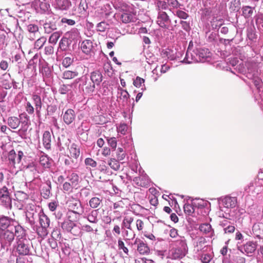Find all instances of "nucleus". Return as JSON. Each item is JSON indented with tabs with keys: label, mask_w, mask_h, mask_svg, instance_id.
<instances>
[{
	"label": "nucleus",
	"mask_w": 263,
	"mask_h": 263,
	"mask_svg": "<svg viewBox=\"0 0 263 263\" xmlns=\"http://www.w3.org/2000/svg\"><path fill=\"white\" fill-rule=\"evenodd\" d=\"M157 24L160 27L163 28H168L171 24V20L165 11L158 12Z\"/></svg>",
	"instance_id": "5"
},
{
	"label": "nucleus",
	"mask_w": 263,
	"mask_h": 263,
	"mask_svg": "<svg viewBox=\"0 0 263 263\" xmlns=\"http://www.w3.org/2000/svg\"><path fill=\"white\" fill-rule=\"evenodd\" d=\"M98 216V210H92L88 214H85L83 216V218L87 219V220L90 223L96 224L99 222V220Z\"/></svg>",
	"instance_id": "18"
},
{
	"label": "nucleus",
	"mask_w": 263,
	"mask_h": 263,
	"mask_svg": "<svg viewBox=\"0 0 263 263\" xmlns=\"http://www.w3.org/2000/svg\"><path fill=\"white\" fill-rule=\"evenodd\" d=\"M157 10L158 12L159 11H164L168 9V5L167 2L158 1L156 3Z\"/></svg>",
	"instance_id": "50"
},
{
	"label": "nucleus",
	"mask_w": 263,
	"mask_h": 263,
	"mask_svg": "<svg viewBox=\"0 0 263 263\" xmlns=\"http://www.w3.org/2000/svg\"><path fill=\"white\" fill-rule=\"evenodd\" d=\"M255 19L258 29L263 31V13H259L256 15Z\"/></svg>",
	"instance_id": "46"
},
{
	"label": "nucleus",
	"mask_w": 263,
	"mask_h": 263,
	"mask_svg": "<svg viewBox=\"0 0 263 263\" xmlns=\"http://www.w3.org/2000/svg\"><path fill=\"white\" fill-rule=\"evenodd\" d=\"M222 204L227 208H235L237 203V198L235 197L226 196L221 199Z\"/></svg>",
	"instance_id": "17"
},
{
	"label": "nucleus",
	"mask_w": 263,
	"mask_h": 263,
	"mask_svg": "<svg viewBox=\"0 0 263 263\" xmlns=\"http://www.w3.org/2000/svg\"><path fill=\"white\" fill-rule=\"evenodd\" d=\"M195 54L196 55L197 62H204L210 58L211 54L208 49L198 48L195 50Z\"/></svg>",
	"instance_id": "11"
},
{
	"label": "nucleus",
	"mask_w": 263,
	"mask_h": 263,
	"mask_svg": "<svg viewBox=\"0 0 263 263\" xmlns=\"http://www.w3.org/2000/svg\"><path fill=\"white\" fill-rule=\"evenodd\" d=\"M143 172V171L142 172L141 170H139V173L140 176L135 177L133 181L139 186L147 187L149 185L150 180L146 174H142Z\"/></svg>",
	"instance_id": "8"
},
{
	"label": "nucleus",
	"mask_w": 263,
	"mask_h": 263,
	"mask_svg": "<svg viewBox=\"0 0 263 263\" xmlns=\"http://www.w3.org/2000/svg\"><path fill=\"white\" fill-rule=\"evenodd\" d=\"M61 227L64 230L70 232L74 236H78L79 234V231L75 230V228H77V224L71 220H65L62 223Z\"/></svg>",
	"instance_id": "12"
},
{
	"label": "nucleus",
	"mask_w": 263,
	"mask_h": 263,
	"mask_svg": "<svg viewBox=\"0 0 263 263\" xmlns=\"http://www.w3.org/2000/svg\"><path fill=\"white\" fill-rule=\"evenodd\" d=\"M67 178L68 181L72 185L76 187H78L79 183V177L76 173H71L67 176Z\"/></svg>",
	"instance_id": "36"
},
{
	"label": "nucleus",
	"mask_w": 263,
	"mask_h": 263,
	"mask_svg": "<svg viewBox=\"0 0 263 263\" xmlns=\"http://www.w3.org/2000/svg\"><path fill=\"white\" fill-rule=\"evenodd\" d=\"M24 154L22 151H18L17 154H16L14 149L10 151L8 155V160L9 162V164L12 166H14L16 163H19L21 160Z\"/></svg>",
	"instance_id": "9"
},
{
	"label": "nucleus",
	"mask_w": 263,
	"mask_h": 263,
	"mask_svg": "<svg viewBox=\"0 0 263 263\" xmlns=\"http://www.w3.org/2000/svg\"><path fill=\"white\" fill-rule=\"evenodd\" d=\"M256 249V244L252 241L246 243L243 247H238V250L241 252L243 251L249 256L250 254L253 253Z\"/></svg>",
	"instance_id": "19"
},
{
	"label": "nucleus",
	"mask_w": 263,
	"mask_h": 263,
	"mask_svg": "<svg viewBox=\"0 0 263 263\" xmlns=\"http://www.w3.org/2000/svg\"><path fill=\"white\" fill-rule=\"evenodd\" d=\"M0 230L14 231L17 239L25 235V230L18 221L7 216L0 217Z\"/></svg>",
	"instance_id": "1"
},
{
	"label": "nucleus",
	"mask_w": 263,
	"mask_h": 263,
	"mask_svg": "<svg viewBox=\"0 0 263 263\" xmlns=\"http://www.w3.org/2000/svg\"><path fill=\"white\" fill-rule=\"evenodd\" d=\"M27 242V240L26 239L20 240V239H19L16 242L17 246L15 247L13 246V248H16V251L19 254L23 255L29 254L30 248L26 243Z\"/></svg>",
	"instance_id": "10"
},
{
	"label": "nucleus",
	"mask_w": 263,
	"mask_h": 263,
	"mask_svg": "<svg viewBox=\"0 0 263 263\" xmlns=\"http://www.w3.org/2000/svg\"><path fill=\"white\" fill-rule=\"evenodd\" d=\"M118 95H119L118 98L122 100V105L124 106L127 104L130 96L126 90L120 87L118 88Z\"/></svg>",
	"instance_id": "26"
},
{
	"label": "nucleus",
	"mask_w": 263,
	"mask_h": 263,
	"mask_svg": "<svg viewBox=\"0 0 263 263\" xmlns=\"http://www.w3.org/2000/svg\"><path fill=\"white\" fill-rule=\"evenodd\" d=\"M199 230L201 232L205 234L213 233V230L212 229L211 226L208 223H204L200 224L199 226Z\"/></svg>",
	"instance_id": "49"
},
{
	"label": "nucleus",
	"mask_w": 263,
	"mask_h": 263,
	"mask_svg": "<svg viewBox=\"0 0 263 263\" xmlns=\"http://www.w3.org/2000/svg\"><path fill=\"white\" fill-rule=\"evenodd\" d=\"M49 6L46 0H34V9L37 13L45 12Z\"/></svg>",
	"instance_id": "15"
},
{
	"label": "nucleus",
	"mask_w": 263,
	"mask_h": 263,
	"mask_svg": "<svg viewBox=\"0 0 263 263\" xmlns=\"http://www.w3.org/2000/svg\"><path fill=\"white\" fill-rule=\"evenodd\" d=\"M73 189H77L74 186L72 185L69 182H65L63 184V191L64 193H70L73 192Z\"/></svg>",
	"instance_id": "54"
},
{
	"label": "nucleus",
	"mask_w": 263,
	"mask_h": 263,
	"mask_svg": "<svg viewBox=\"0 0 263 263\" xmlns=\"http://www.w3.org/2000/svg\"><path fill=\"white\" fill-rule=\"evenodd\" d=\"M108 29L109 24L105 21H102L99 23L96 26V29L97 31L104 32Z\"/></svg>",
	"instance_id": "53"
},
{
	"label": "nucleus",
	"mask_w": 263,
	"mask_h": 263,
	"mask_svg": "<svg viewBox=\"0 0 263 263\" xmlns=\"http://www.w3.org/2000/svg\"><path fill=\"white\" fill-rule=\"evenodd\" d=\"M240 8V0H232L229 4V9L232 11H237Z\"/></svg>",
	"instance_id": "45"
},
{
	"label": "nucleus",
	"mask_w": 263,
	"mask_h": 263,
	"mask_svg": "<svg viewBox=\"0 0 263 263\" xmlns=\"http://www.w3.org/2000/svg\"><path fill=\"white\" fill-rule=\"evenodd\" d=\"M35 60H39V71L43 77L50 78L52 75V72L48 63L38 53L34 55V61Z\"/></svg>",
	"instance_id": "3"
},
{
	"label": "nucleus",
	"mask_w": 263,
	"mask_h": 263,
	"mask_svg": "<svg viewBox=\"0 0 263 263\" xmlns=\"http://www.w3.org/2000/svg\"><path fill=\"white\" fill-rule=\"evenodd\" d=\"M79 34L78 30L77 28H73L70 31L67 32L64 36L71 43L72 41L78 40Z\"/></svg>",
	"instance_id": "25"
},
{
	"label": "nucleus",
	"mask_w": 263,
	"mask_h": 263,
	"mask_svg": "<svg viewBox=\"0 0 263 263\" xmlns=\"http://www.w3.org/2000/svg\"><path fill=\"white\" fill-rule=\"evenodd\" d=\"M70 153L72 157L77 159L80 155V149L76 147V145L73 144L70 149Z\"/></svg>",
	"instance_id": "63"
},
{
	"label": "nucleus",
	"mask_w": 263,
	"mask_h": 263,
	"mask_svg": "<svg viewBox=\"0 0 263 263\" xmlns=\"http://www.w3.org/2000/svg\"><path fill=\"white\" fill-rule=\"evenodd\" d=\"M77 71L66 70L63 73L62 78L64 79H71L78 76Z\"/></svg>",
	"instance_id": "48"
},
{
	"label": "nucleus",
	"mask_w": 263,
	"mask_h": 263,
	"mask_svg": "<svg viewBox=\"0 0 263 263\" xmlns=\"http://www.w3.org/2000/svg\"><path fill=\"white\" fill-rule=\"evenodd\" d=\"M118 247L119 250H122L126 256H128L129 255L128 249L127 247L125 246L124 242L122 241L121 238H119L118 240Z\"/></svg>",
	"instance_id": "61"
},
{
	"label": "nucleus",
	"mask_w": 263,
	"mask_h": 263,
	"mask_svg": "<svg viewBox=\"0 0 263 263\" xmlns=\"http://www.w3.org/2000/svg\"><path fill=\"white\" fill-rule=\"evenodd\" d=\"M196 59L197 60V58L196 55L195 54V50L191 51L188 49L182 62L186 64H190L193 62H197Z\"/></svg>",
	"instance_id": "27"
},
{
	"label": "nucleus",
	"mask_w": 263,
	"mask_h": 263,
	"mask_svg": "<svg viewBox=\"0 0 263 263\" xmlns=\"http://www.w3.org/2000/svg\"><path fill=\"white\" fill-rule=\"evenodd\" d=\"M16 198L26 204V200H28V195L23 192L20 191L18 192L16 194Z\"/></svg>",
	"instance_id": "62"
},
{
	"label": "nucleus",
	"mask_w": 263,
	"mask_h": 263,
	"mask_svg": "<svg viewBox=\"0 0 263 263\" xmlns=\"http://www.w3.org/2000/svg\"><path fill=\"white\" fill-rule=\"evenodd\" d=\"M56 4L57 7L61 10H67L71 5L68 0H57Z\"/></svg>",
	"instance_id": "40"
},
{
	"label": "nucleus",
	"mask_w": 263,
	"mask_h": 263,
	"mask_svg": "<svg viewBox=\"0 0 263 263\" xmlns=\"http://www.w3.org/2000/svg\"><path fill=\"white\" fill-rule=\"evenodd\" d=\"M26 221L28 222L31 226L33 222V209L32 208L31 204L28 203L26 207Z\"/></svg>",
	"instance_id": "35"
},
{
	"label": "nucleus",
	"mask_w": 263,
	"mask_h": 263,
	"mask_svg": "<svg viewBox=\"0 0 263 263\" xmlns=\"http://www.w3.org/2000/svg\"><path fill=\"white\" fill-rule=\"evenodd\" d=\"M8 126L12 129H16L21 124L20 117H10L7 119Z\"/></svg>",
	"instance_id": "29"
},
{
	"label": "nucleus",
	"mask_w": 263,
	"mask_h": 263,
	"mask_svg": "<svg viewBox=\"0 0 263 263\" xmlns=\"http://www.w3.org/2000/svg\"><path fill=\"white\" fill-rule=\"evenodd\" d=\"M144 79L139 77H137L136 79L134 81L133 84L136 87H140L142 86L141 89L143 91L146 89L144 84Z\"/></svg>",
	"instance_id": "51"
},
{
	"label": "nucleus",
	"mask_w": 263,
	"mask_h": 263,
	"mask_svg": "<svg viewBox=\"0 0 263 263\" xmlns=\"http://www.w3.org/2000/svg\"><path fill=\"white\" fill-rule=\"evenodd\" d=\"M90 80L95 84L99 86L103 80L102 73L99 70H95L90 73Z\"/></svg>",
	"instance_id": "23"
},
{
	"label": "nucleus",
	"mask_w": 263,
	"mask_h": 263,
	"mask_svg": "<svg viewBox=\"0 0 263 263\" xmlns=\"http://www.w3.org/2000/svg\"><path fill=\"white\" fill-rule=\"evenodd\" d=\"M137 251L141 255H147L150 253L149 248L143 241L139 246H137Z\"/></svg>",
	"instance_id": "39"
},
{
	"label": "nucleus",
	"mask_w": 263,
	"mask_h": 263,
	"mask_svg": "<svg viewBox=\"0 0 263 263\" xmlns=\"http://www.w3.org/2000/svg\"><path fill=\"white\" fill-rule=\"evenodd\" d=\"M121 21L123 23H129L135 22L136 21V15L130 12H125L123 13L120 16Z\"/></svg>",
	"instance_id": "21"
},
{
	"label": "nucleus",
	"mask_w": 263,
	"mask_h": 263,
	"mask_svg": "<svg viewBox=\"0 0 263 263\" xmlns=\"http://www.w3.org/2000/svg\"><path fill=\"white\" fill-rule=\"evenodd\" d=\"M68 206L69 208V214L74 213L80 216L84 213V208L79 200L73 199L70 200Z\"/></svg>",
	"instance_id": "4"
},
{
	"label": "nucleus",
	"mask_w": 263,
	"mask_h": 263,
	"mask_svg": "<svg viewBox=\"0 0 263 263\" xmlns=\"http://www.w3.org/2000/svg\"><path fill=\"white\" fill-rule=\"evenodd\" d=\"M71 43L64 36L60 42V47L62 50H66Z\"/></svg>",
	"instance_id": "56"
},
{
	"label": "nucleus",
	"mask_w": 263,
	"mask_h": 263,
	"mask_svg": "<svg viewBox=\"0 0 263 263\" xmlns=\"http://www.w3.org/2000/svg\"><path fill=\"white\" fill-rule=\"evenodd\" d=\"M11 60L12 63L17 64L19 68H21L22 70L24 69L25 72H28L29 69H31V67L33 66V58H31L28 61L26 67L25 68L24 65L22 64V59L21 54H16L14 57H12ZM31 71H32L33 69H31Z\"/></svg>",
	"instance_id": "6"
},
{
	"label": "nucleus",
	"mask_w": 263,
	"mask_h": 263,
	"mask_svg": "<svg viewBox=\"0 0 263 263\" xmlns=\"http://www.w3.org/2000/svg\"><path fill=\"white\" fill-rule=\"evenodd\" d=\"M16 235L14 231L0 230V243L1 248L4 250H11Z\"/></svg>",
	"instance_id": "2"
},
{
	"label": "nucleus",
	"mask_w": 263,
	"mask_h": 263,
	"mask_svg": "<svg viewBox=\"0 0 263 263\" xmlns=\"http://www.w3.org/2000/svg\"><path fill=\"white\" fill-rule=\"evenodd\" d=\"M102 198L94 197L91 198L89 201V206L92 209H96L102 204Z\"/></svg>",
	"instance_id": "37"
},
{
	"label": "nucleus",
	"mask_w": 263,
	"mask_h": 263,
	"mask_svg": "<svg viewBox=\"0 0 263 263\" xmlns=\"http://www.w3.org/2000/svg\"><path fill=\"white\" fill-rule=\"evenodd\" d=\"M24 170L30 169L33 167V159L31 155L27 154L24 156V162L22 163Z\"/></svg>",
	"instance_id": "31"
},
{
	"label": "nucleus",
	"mask_w": 263,
	"mask_h": 263,
	"mask_svg": "<svg viewBox=\"0 0 263 263\" xmlns=\"http://www.w3.org/2000/svg\"><path fill=\"white\" fill-rule=\"evenodd\" d=\"M168 6L172 7L173 10H176L178 8H180V6H182L177 0H167Z\"/></svg>",
	"instance_id": "60"
},
{
	"label": "nucleus",
	"mask_w": 263,
	"mask_h": 263,
	"mask_svg": "<svg viewBox=\"0 0 263 263\" xmlns=\"http://www.w3.org/2000/svg\"><path fill=\"white\" fill-rule=\"evenodd\" d=\"M176 246L179 247L182 251L187 252L188 247L186 243V240L184 236H179L177 240L175 241Z\"/></svg>",
	"instance_id": "30"
},
{
	"label": "nucleus",
	"mask_w": 263,
	"mask_h": 263,
	"mask_svg": "<svg viewBox=\"0 0 263 263\" xmlns=\"http://www.w3.org/2000/svg\"><path fill=\"white\" fill-rule=\"evenodd\" d=\"M39 162L40 164L44 167H49L50 163L47 156L42 155L40 157Z\"/></svg>",
	"instance_id": "52"
},
{
	"label": "nucleus",
	"mask_w": 263,
	"mask_h": 263,
	"mask_svg": "<svg viewBox=\"0 0 263 263\" xmlns=\"http://www.w3.org/2000/svg\"><path fill=\"white\" fill-rule=\"evenodd\" d=\"M107 164L114 171H118L120 168L119 161L115 158H110L107 161Z\"/></svg>",
	"instance_id": "44"
},
{
	"label": "nucleus",
	"mask_w": 263,
	"mask_h": 263,
	"mask_svg": "<svg viewBox=\"0 0 263 263\" xmlns=\"http://www.w3.org/2000/svg\"><path fill=\"white\" fill-rule=\"evenodd\" d=\"M46 41V39L45 37H41L37 39L34 44V48L37 49L42 48Z\"/></svg>",
	"instance_id": "58"
},
{
	"label": "nucleus",
	"mask_w": 263,
	"mask_h": 263,
	"mask_svg": "<svg viewBox=\"0 0 263 263\" xmlns=\"http://www.w3.org/2000/svg\"><path fill=\"white\" fill-rule=\"evenodd\" d=\"M59 19L53 16L49 17L46 23L44 24L45 32L50 33L57 29Z\"/></svg>",
	"instance_id": "7"
},
{
	"label": "nucleus",
	"mask_w": 263,
	"mask_h": 263,
	"mask_svg": "<svg viewBox=\"0 0 263 263\" xmlns=\"http://www.w3.org/2000/svg\"><path fill=\"white\" fill-rule=\"evenodd\" d=\"M126 146H124V148L118 147L116 152V156L118 160H123L125 159L126 153L125 152Z\"/></svg>",
	"instance_id": "47"
},
{
	"label": "nucleus",
	"mask_w": 263,
	"mask_h": 263,
	"mask_svg": "<svg viewBox=\"0 0 263 263\" xmlns=\"http://www.w3.org/2000/svg\"><path fill=\"white\" fill-rule=\"evenodd\" d=\"M87 4L86 0H81L79 5L78 11L79 13H83L87 9Z\"/></svg>",
	"instance_id": "64"
},
{
	"label": "nucleus",
	"mask_w": 263,
	"mask_h": 263,
	"mask_svg": "<svg viewBox=\"0 0 263 263\" xmlns=\"http://www.w3.org/2000/svg\"><path fill=\"white\" fill-rule=\"evenodd\" d=\"M61 35V32L60 31H56L53 32L50 36L49 39V42L50 43H52L55 44L58 40H59V37H60Z\"/></svg>",
	"instance_id": "57"
},
{
	"label": "nucleus",
	"mask_w": 263,
	"mask_h": 263,
	"mask_svg": "<svg viewBox=\"0 0 263 263\" xmlns=\"http://www.w3.org/2000/svg\"><path fill=\"white\" fill-rule=\"evenodd\" d=\"M81 48L84 53L86 54L89 53L93 48V43L92 41L89 40L84 41L81 43Z\"/></svg>",
	"instance_id": "28"
},
{
	"label": "nucleus",
	"mask_w": 263,
	"mask_h": 263,
	"mask_svg": "<svg viewBox=\"0 0 263 263\" xmlns=\"http://www.w3.org/2000/svg\"><path fill=\"white\" fill-rule=\"evenodd\" d=\"M134 221V218L132 217H125L121 223V230L128 229L132 230L131 224Z\"/></svg>",
	"instance_id": "34"
},
{
	"label": "nucleus",
	"mask_w": 263,
	"mask_h": 263,
	"mask_svg": "<svg viewBox=\"0 0 263 263\" xmlns=\"http://www.w3.org/2000/svg\"><path fill=\"white\" fill-rule=\"evenodd\" d=\"M41 194L45 198L47 199L50 196L51 182L47 181L43 183L41 185Z\"/></svg>",
	"instance_id": "20"
},
{
	"label": "nucleus",
	"mask_w": 263,
	"mask_h": 263,
	"mask_svg": "<svg viewBox=\"0 0 263 263\" xmlns=\"http://www.w3.org/2000/svg\"><path fill=\"white\" fill-rule=\"evenodd\" d=\"M75 118L76 114L72 109H67L63 114V121L67 125L72 123L74 121Z\"/></svg>",
	"instance_id": "16"
},
{
	"label": "nucleus",
	"mask_w": 263,
	"mask_h": 263,
	"mask_svg": "<svg viewBox=\"0 0 263 263\" xmlns=\"http://www.w3.org/2000/svg\"><path fill=\"white\" fill-rule=\"evenodd\" d=\"M34 104L35 105L36 114L39 117H40V110L42 107L41 99L40 96L34 95Z\"/></svg>",
	"instance_id": "43"
},
{
	"label": "nucleus",
	"mask_w": 263,
	"mask_h": 263,
	"mask_svg": "<svg viewBox=\"0 0 263 263\" xmlns=\"http://www.w3.org/2000/svg\"><path fill=\"white\" fill-rule=\"evenodd\" d=\"M124 204L122 200L118 201L114 203L113 208L114 209L116 210L114 212L115 214L117 215H120L121 211H122L124 209ZM120 217V216L118 218Z\"/></svg>",
	"instance_id": "41"
},
{
	"label": "nucleus",
	"mask_w": 263,
	"mask_h": 263,
	"mask_svg": "<svg viewBox=\"0 0 263 263\" xmlns=\"http://www.w3.org/2000/svg\"><path fill=\"white\" fill-rule=\"evenodd\" d=\"M206 243V239L203 237H200L198 238L196 242L195 248L197 249V251H200L203 248L204 245Z\"/></svg>",
	"instance_id": "55"
},
{
	"label": "nucleus",
	"mask_w": 263,
	"mask_h": 263,
	"mask_svg": "<svg viewBox=\"0 0 263 263\" xmlns=\"http://www.w3.org/2000/svg\"><path fill=\"white\" fill-rule=\"evenodd\" d=\"M170 11H172L174 15L177 16L180 19L186 20L189 17V15L185 11L180 9L172 10V8L169 9Z\"/></svg>",
	"instance_id": "42"
},
{
	"label": "nucleus",
	"mask_w": 263,
	"mask_h": 263,
	"mask_svg": "<svg viewBox=\"0 0 263 263\" xmlns=\"http://www.w3.org/2000/svg\"><path fill=\"white\" fill-rule=\"evenodd\" d=\"M21 119V130L25 133L26 135H28L31 132V128L27 133L29 126L31 125L29 117L26 114H22L19 116Z\"/></svg>",
	"instance_id": "13"
},
{
	"label": "nucleus",
	"mask_w": 263,
	"mask_h": 263,
	"mask_svg": "<svg viewBox=\"0 0 263 263\" xmlns=\"http://www.w3.org/2000/svg\"><path fill=\"white\" fill-rule=\"evenodd\" d=\"M70 143L69 139L65 137V136L62 135L61 137H59L58 145L59 147V150L62 151L66 147H67Z\"/></svg>",
	"instance_id": "32"
},
{
	"label": "nucleus",
	"mask_w": 263,
	"mask_h": 263,
	"mask_svg": "<svg viewBox=\"0 0 263 263\" xmlns=\"http://www.w3.org/2000/svg\"><path fill=\"white\" fill-rule=\"evenodd\" d=\"M38 218L40 226L43 228H47L49 226V219L43 213L38 214Z\"/></svg>",
	"instance_id": "33"
},
{
	"label": "nucleus",
	"mask_w": 263,
	"mask_h": 263,
	"mask_svg": "<svg viewBox=\"0 0 263 263\" xmlns=\"http://www.w3.org/2000/svg\"><path fill=\"white\" fill-rule=\"evenodd\" d=\"M247 67V77L249 79H253L258 76V66L256 63L248 62L246 63Z\"/></svg>",
	"instance_id": "14"
},
{
	"label": "nucleus",
	"mask_w": 263,
	"mask_h": 263,
	"mask_svg": "<svg viewBox=\"0 0 263 263\" xmlns=\"http://www.w3.org/2000/svg\"><path fill=\"white\" fill-rule=\"evenodd\" d=\"M73 57L72 55L70 57H66L64 58L62 61V65L65 68H67L70 66L73 62Z\"/></svg>",
	"instance_id": "59"
},
{
	"label": "nucleus",
	"mask_w": 263,
	"mask_h": 263,
	"mask_svg": "<svg viewBox=\"0 0 263 263\" xmlns=\"http://www.w3.org/2000/svg\"><path fill=\"white\" fill-rule=\"evenodd\" d=\"M242 15L246 19L252 18L254 12L255 11V7L250 6H243L241 7Z\"/></svg>",
	"instance_id": "22"
},
{
	"label": "nucleus",
	"mask_w": 263,
	"mask_h": 263,
	"mask_svg": "<svg viewBox=\"0 0 263 263\" xmlns=\"http://www.w3.org/2000/svg\"><path fill=\"white\" fill-rule=\"evenodd\" d=\"M43 143L46 148L49 149L51 146V135L50 133L46 131L43 135Z\"/></svg>",
	"instance_id": "38"
},
{
	"label": "nucleus",
	"mask_w": 263,
	"mask_h": 263,
	"mask_svg": "<svg viewBox=\"0 0 263 263\" xmlns=\"http://www.w3.org/2000/svg\"><path fill=\"white\" fill-rule=\"evenodd\" d=\"M253 234L258 238H263V223H254L252 227Z\"/></svg>",
	"instance_id": "24"
}]
</instances>
